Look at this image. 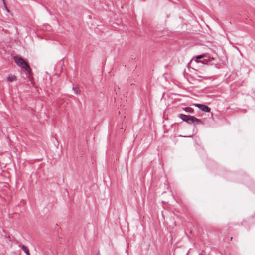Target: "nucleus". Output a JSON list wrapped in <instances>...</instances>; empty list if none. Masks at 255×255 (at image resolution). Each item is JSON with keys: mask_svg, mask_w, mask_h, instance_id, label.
I'll use <instances>...</instances> for the list:
<instances>
[{"mask_svg": "<svg viewBox=\"0 0 255 255\" xmlns=\"http://www.w3.org/2000/svg\"><path fill=\"white\" fill-rule=\"evenodd\" d=\"M14 60L15 62L21 68L24 69L26 71L29 73L31 71V68L29 64L25 62V61L21 57H18V56H15L14 57Z\"/></svg>", "mask_w": 255, "mask_h": 255, "instance_id": "nucleus-1", "label": "nucleus"}, {"mask_svg": "<svg viewBox=\"0 0 255 255\" xmlns=\"http://www.w3.org/2000/svg\"><path fill=\"white\" fill-rule=\"evenodd\" d=\"M178 117L183 121L186 122L188 124L195 123L196 124H199L201 123V121L200 119L193 116L180 114Z\"/></svg>", "mask_w": 255, "mask_h": 255, "instance_id": "nucleus-2", "label": "nucleus"}, {"mask_svg": "<svg viewBox=\"0 0 255 255\" xmlns=\"http://www.w3.org/2000/svg\"><path fill=\"white\" fill-rule=\"evenodd\" d=\"M195 105L200 109L206 112H209L211 110V108L206 105L196 104Z\"/></svg>", "mask_w": 255, "mask_h": 255, "instance_id": "nucleus-3", "label": "nucleus"}, {"mask_svg": "<svg viewBox=\"0 0 255 255\" xmlns=\"http://www.w3.org/2000/svg\"><path fill=\"white\" fill-rule=\"evenodd\" d=\"M19 247L23 250V251L26 253L27 255H30L29 251L26 246L20 244L19 245Z\"/></svg>", "mask_w": 255, "mask_h": 255, "instance_id": "nucleus-4", "label": "nucleus"}, {"mask_svg": "<svg viewBox=\"0 0 255 255\" xmlns=\"http://www.w3.org/2000/svg\"><path fill=\"white\" fill-rule=\"evenodd\" d=\"M205 57H206V55H197V56L194 57L193 58V59H195V61L196 62H198V61L197 60L198 59H202Z\"/></svg>", "mask_w": 255, "mask_h": 255, "instance_id": "nucleus-5", "label": "nucleus"}, {"mask_svg": "<svg viewBox=\"0 0 255 255\" xmlns=\"http://www.w3.org/2000/svg\"><path fill=\"white\" fill-rule=\"evenodd\" d=\"M16 79V77L15 75H12L11 76H8L7 78V81L8 82H12Z\"/></svg>", "mask_w": 255, "mask_h": 255, "instance_id": "nucleus-6", "label": "nucleus"}, {"mask_svg": "<svg viewBox=\"0 0 255 255\" xmlns=\"http://www.w3.org/2000/svg\"><path fill=\"white\" fill-rule=\"evenodd\" d=\"M74 92V93L76 95H79L80 94V90L78 88L75 87L74 86L72 88Z\"/></svg>", "mask_w": 255, "mask_h": 255, "instance_id": "nucleus-7", "label": "nucleus"}, {"mask_svg": "<svg viewBox=\"0 0 255 255\" xmlns=\"http://www.w3.org/2000/svg\"><path fill=\"white\" fill-rule=\"evenodd\" d=\"M184 110L185 112L189 113H192L194 112V109L190 107H185Z\"/></svg>", "mask_w": 255, "mask_h": 255, "instance_id": "nucleus-8", "label": "nucleus"}, {"mask_svg": "<svg viewBox=\"0 0 255 255\" xmlns=\"http://www.w3.org/2000/svg\"><path fill=\"white\" fill-rule=\"evenodd\" d=\"M96 255H101L100 253L98 252Z\"/></svg>", "mask_w": 255, "mask_h": 255, "instance_id": "nucleus-9", "label": "nucleus"}, {"mask_svg": "<svg viewBox=\"0 0 255 255\" xmlns=\"http://www.w3.org/2000/svg\"><path fill=\"white\" fill-rule=\"evenodd\" d=\"M233 239V237H231V240H232Z\"/></svg>", "mask_w": 255, "mask_h": 255, "instance_id": "nucleus-10", "label": "nucleus"}]
</instances>
